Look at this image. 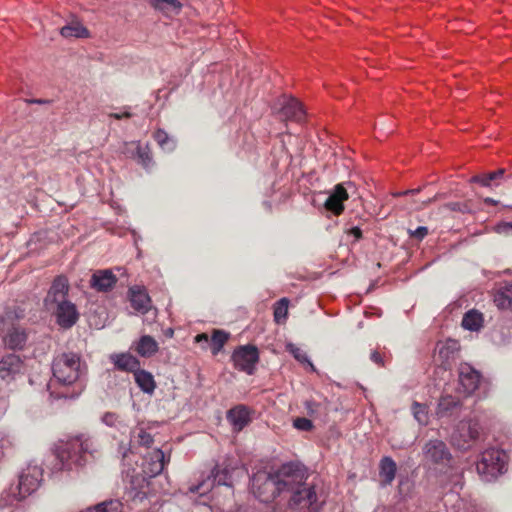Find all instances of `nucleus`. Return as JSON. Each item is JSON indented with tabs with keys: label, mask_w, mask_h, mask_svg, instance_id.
Instances as JSON below:
<instances>
[{
	"label": "nucleus",
	"mask_w": 512,
	"mask_h": 512,
	"mask_svg": "<svg viewBox=\"0 0 512 512\" xmlns=\"http://www.w3.org/2000/svg\"><path fill=\"white\" fill-rule=\"evenodd\" d=\"M195 341L197 343H205L207 344L209 342V337L207 334L205 333H202V334H198L196 337H195Z\"/></svg>",
	"instance_id": "obj_48"
},
{
	"label": "nucleus",
	"mask_w": 512,
	"mask_h": 512,
	"mask_svg": "<svg viewBox=\"0 0 512 512\" xmlns=\"http://www.w3.org/2000/svg\"><path fill=\"white\" fill-rule=\"evenodd\" d=\"M480 373L467 363L459 366V385L462 391L469 395L479 386Z\"/></svg>",
	"instance_id": "obj_14"
},
{
	"label": "nucleus",
	"mask_w": 512,
	"mask_h": 512,
	"mask_svg": "<svg viewBox=\"0 0 512 512\" xmlns=\"http://www.w3.org/2000/svg\"><path fill=\"white\" fill-rule=\"evenodd\" d=\"M27 338V333L24 328L13 325L3 336V343L8 349L21 350L24 348Z\"/></svg>",
	"instance_id": "obj_19"
},
{
	"label": "nucleus",
	"mask_w": 512,
	"mask_h": 512,
	"mask_svg": "<svg viewBox=\"0 0 512 512\" xmlns=\"http://www.w3.org/2000/svg\"><path fill=\"white\" fill-rule=\"evenodd\" d=\"M53 379L63 386L76 383L85 373L80 356L75 353H62L52 363Z\"/></svg>",
	"instance_id": "obj_5"
},
{
	"label": "nucleus",
	"mask_w": 512,
	"mask_h": 512,
	"mask_svg": "<svg viewBox=\"0 0 512 512\" xmlns=\"http://www.w3.org/2000/svg\"><path fill=\"white\" fill-rule=\"evenodd\" d=\"M349 234L354 236L356 240H359L362 237V231L359 227H352L349 230Z\"/></svg>",
	"instance_id": "obj_47"
},
{
	"label": "nucleus",
	"mask_w": 512,
	"mask_h": 512,
	"mask_svg": "<svg viewBox=\"0 0 512 512\" xmlns=\"http://www.w3.org/2000/svg\"><path fill=\"white\" fill-rule=\"evenodd\" d=\"M507 454L499 449L490 448L481 454L476 469L481 479L490 482L506 471Z\"/></svg>",
	"instance_id": "obj_6"
},
{
	"label": "nucleus",
	"mask_w": 512,
	"mask_h": 512,
	"mask_svg": "<svg viewBox=\"0 0 512 512\" xmlns=\"http://www.w3.org/2000/svg\"><path fill=\"white\" fill-rule=\"evenodd\" d=\"M370 358L376 364L383 365L382 357H381V355L377 351L372 352L371 355H370Z\"/></svg>",
	"instance_id": "obj_46"
},
{
	"label": "nucleus",
	"mask_w": 512,
	"mask_h": 512,
	"mask_svg": "<svg viewBox=\"0 0 512 512\" xmlns=\"http://www.w3.org/2000/svg\"><path fill=\"white\" fill-rule=\"evenodd\" d=\"M483 325V316L476 310L466 312L462 319V327L470 331H478Z\"/></svg>",
	"instance_id": "obj_30"
},
{
	"label": "nucleus",
	"mask_w": 512,
	"mask_h": 512,
	"mask_svg": "<svg viewBox=\"0 0 512 512\" xmlns=\"http://www.w3.org/2000/svg\"><path fill=\"white\" fill-rule=\"evenodd\" d=\"M117 283V277L111 269L96 270L90 279V287L97 292L111 291Z\"/></svg>",
	"instance_id": "obj_15"
},
{
	"label": "nucleus",
	"mask_w": 512,
	"mask_h": 512,
	"mask_svg": "<svg viewBox=\"0 0 512 512\" xmlns=\"http://www.w3.org/2000/svg\"><path fill=\"white\" fill-rule=\"evenodd\" d=\"M459 404L458 400L453 396L446 395L441 397L438 403L437 415L445 416L450 410L457 407Z\"/></svg>",
	"instance_id": "obj_35"
},
{
	"label": "nucleus",
	"mask_w": 512,
	"mask_h": 512,
	"mask_svg": "<svg viewBox=\"0 0 512 512\" xmlns=\"http://www.w3.org/2000/svg\"><path fill=\"white\" fill-rule=\"evenodd\" d=\"M272 512H281V510L275 509Z\"/></svg>",
	"instance_id": "obj_58"
},
{
	"label": "nucleus",
	"mask_w": 512,
	"mask_h": 512,
	"mask_svg": "<svg viewBox=\"0 0 512 512\" xmlns=\"http://www.w3.org/2000/svg\"><path fill=\"white\" fill-rule=\"evenodd\" d=\"M149 481L140 473L127 474L125 480V495L129 500L142 501L149 494Z\"/></svg>",
	"instance_id": "obj_11"
},
{
	"label": "nucleus",
	"mask_w": 512,
	"mask_h": 512,
	"mask_svg": "<svg viewBox=\"0 0 512 512\" xmlns=\"http://www.w3.org/2000/svg\"><path fill=\"white\" fill-rule=\"evenodd\" d=\"M488 174H489V179H491V181L493 182V181L503 178V176L505 174V169L500 168V169H498L494 172H490Z\"/></svg>",
	"instance_id": "obj_45"
},
{
	"label": "nucleus",
	"mask_w": 512,
	"mask_h": 512,
	"mask_svg": "<svg viewBox=\"0 0 512 512\" xmlns=\"http://www.w3.org/2000/svg\"><path fill=\"white\" fill-rule=\"evenodd\" d=\"M150 5L166 15L177 14L181 10V3L178 0H149Z\"/></svg>",
	"instance_id": "obj_29"
},
{
	"label": "nucleus",
	"mask_w": 512,
	"mask_h": 512,
	"mask_svg": "<svg viewBox=\"0 0 512 512\" xmlns=\"http://www.w3.org/2000/svg\"><path fill=\"white\" fill-rule=\"evenodd\" d=\"M43 469L36 463H29L22 469L18 483L12 484L3 492L5 504L12 505L14 502L21 501L35 492L42 481Z\"/></svg>",
	"instance_id": "obj_4"
},
{
	"label": "nucleus",
	"mask_w": 512,
	"mask_h": 512,
	"mask_svg": "<svg viewBox=\"0 0 512 512\" xmlns=\"http://www.w3.org/2000/svg\"><path fill=\"white\" fill-rule=\"evenodd\" d=\"M232 360L237 369L251 375L259 360L258 349L253 345L240 346L234 351Z\"/></svg>",
	"instance_id": "obj_10"
},
{
	"label": "nucleus",
	"mask_w": 512,
	"mask_h": 512,
	"mask_svg": "<svg viewBox=\"0 0 512 512\" xmlns=\"http://www.w3.org/2000/svg\"><path fill=\"white\" fill-rule=\"evenodd\" d=\"M135 350L142 357H151L158 351V343L151 336L144 335L135 343Z\"/></svg>",
	"instance_id": "obj_26"
},
{
	"label": "nucleus",
	"mask_w": 512,
	"mask_h": 512,
	"mask_svg": "<svg viewBox=\"0 0 512 512\" xmlns=\"http://www.w3.org/2000/svg\"><path fill=\"white\" fill-rule=\"evenodd\" d=\"M131 441L138 445L149 447L153 443V437L142 427H138L132 431Z\"/></svg>",
	"instance_id": "obj_34"
},
{
	"label": "nucleus",
	"mask_w": 512,
	"mask_h": 512,
	"mask_svg": "<svg viewBox=\"0 0 512 512\" xmlns=\"http://www.w3.org/2000/svg\"><path fill=\"white\" fill-rule=\"evenodd\" d=\"M484 202L487 204H492V205H496L498 203L497 200H494L493 198H489V197L485 198Z\"/></svg>",
	"instance_id": "obj_50"
},
{
	"label": "nucleus",
	"mask_w": 512,
	"mask_h": 512,
	"mask_svg": "<svg viewBox=\"0 0 512 512\" xmlns=\"http://www.w3.org/2000/svg\"><path fill=\"white\" fill-rule=\"evenodd\" d=\"M288 304L289 301L287 298H282L276 303L274 309V318L277 323H281L287 318Z\"/></svg>",
	"instance_id": "obj_39"
},
{
	"label": "nucleus",
	"mask_w": 512,
	"mask_h": 512,
	"mask_svg": "<svg viewBox=\"0 0 512 512\" xmlns=\"http://www.w3.org/2000/svg\"><path fill=\"white\" fill-rule=\"evenodd\" d=\"M494 303L499 309H512V284H506L496 291Z\"/></svg>",
	"instance_id": "obj_27"
},
{
	"label": "nucleus",
	"mask_w": 512,
	"mask_h": 512,
	"mask_svg": "<svg viewBox=\"0 0 512 512\" xmlns=\"http://www.w3.org/2000/svg\"><path fill=\"white\" fill-rule=\"evenodd\" d=\"M479 434L480 426L478 422L472 420L462 421L453 432L451 441L457 448L466 450L478 438Z\"/></svg>",
	"instance_id": "obj_9"
},
{
	"label": "nucleus",
	"mask_w": 512,
	"mask_h": 512,
	"mask_svg": "<svg viewBox=\"0 0 512 512\" xmlns=\"http://www.w3.org/2000/svg\"><path fill=\"white\" fill-rule=\"evenodd\" d=\"M470 182L480 184L483 187L492 186V181L489 179V174L475 175L470 179Z\"/></svg>",
	"instance_id": "obj_42"
},
{
	"label": "nucleus",
	"mask_w": 512,
	"mask_h": 512,
	"mask_svg": "<svg viewBox=\"0 0 512 512\" xmlns=\"http://www.w3.org/2000/svg\"><path fill=\"white\" fill-rule=\"evenodd\" d=\"M428 234V229L425 226H420L413 231H410V235L419 240L423 239Z\"/></svg>",
	"instance_id": "obj_44"
},
{
	"label": "nucleus",
	"mask_w": 512,
	"mask_h": 512,
	"mask_svg": "<svg viewBox=\"0 0 512 512\" xmlns=\"http://www.w3.org/2000/svg\"><path fill=\"white\" fill-rule=\"evenodd\" d=\"M23 369V361L18 355L9 354L0 361V377L3 380L13 379Z\"/></svg>",
	"instance_id": "obj_18"
},
{
	"label": "nucleus",
	"mask_w": 512,
	"mask_h": 512,
	"mask_svg": "<svg viewBox=\"0 0 512 512\" xmlns=\"http://www.w3.org/2000/svg\"><path fill=\"white\" fill-rule=\"evenodd\" d=\"M445 209H448L450 211H458L461 213H469L470 209L468 206L461 202H450L444 205Z\"/></svg>",
	"instance_id": "obj_41"
},
{
	"label": "nucleus",
	"mask_w": 512,
	"mask_h": 512,
	"mask_svg": "<svg viewBox=\"0 0 512 512\" xmlns=\"http://www.w3.org/2000/svg\"><path fill=\"white\" fill-rule=\"evenodd\" d=\"M316 503V501L311 505L309 506L308 508H312V510H315V507H313V505Z\"/></svg>",
	"instance_id": "obj_56"
},
{
	"label": "nucleus",
	"mask_w": 512,
	"mask_h": 512,
	"mask_svg": "<svg viewBox=\"0 0 512 512\" xmlns=\"http://www.w3.org/2000/svg\"><path fill=\"white\" fill-rule=\"evenodd\" d=\"M166 464L164 452L161 449H154L149 452L143 460V475L149 478L159 475Z\"/></svg>",
	"instance_id": "obj_13"
},
{
	"label": "nucleus",
	"mask_w": 512,
	"mask_h": 512,
	"mask_svg": "<svg viewBox=\"0 0 512 512\" xmlns=\"http://www.w3.org/2000/svg\"><path fill=\"white\" fill-rule=\"evenodd\" d=\"M402 195H405L404 194V191L403 192H398V193H395L394 196H402Z\"/></svg>",
	"instance_id": "obj_55"
},
{
	"label": "nucleus",
	"mask_w": 512,
	"mask_h": 512,
	"mask_svg": "<svg viewBox=\"0 0 512 512\" xmlns=\"http://www.w3.org/2000/svg\"><path fill=\"white\" fill-rule=\"evenodd\" d=\"M154 138H155L156 142L158 143V145L163 150H165V151L174 150L175 142L173 139H171L169 137V135L165 131H163L161 129L157 130L154 134Z\"/></svg>",
	"instance_id": "obj_37"
},
{
	"label": "nucleus",
	"mask_w": 512,
	"mask_h": 512,
	"mask_svg": "<svg viewBox=\"0 0 512 512\" xmlns=\"http://www.w3.org/2000/svg\"><path fill=\"white\" fill-rule=\"evenodd\" d=\"M97 442L87 434H79L59 441L56 447V457L60 463V469L72 470L83 467L88 456H94L98 452Z\"/></svg>",
	"instance_id": "obj_2"
},
{
	"label": "nucleus",
	"mask_w": 512,
	"mask_h": 512,
	"mask_svg": "<svg viewBox=\"0 0 512 512\" xmlns=\"http://www.w3.org/2000/svg\"><path fill=\"white\" fill-rule=\"evenodd\" d=\"M110 360L122 371L135 372L140 367L139 360L130 353L112 354Z\"/></svg>",
	"instance_id": "obj_23"
},
{
	"label": "nucleus",
	"mask_w": 512,
	"mask_h": 512,
	"mask_svg": "<svg viewBox=\"0 0 512 512\" xmlns=\"http://www.w3.org/2000/svg\"><path fill=\"white\" fill-rule=\"evenodd\" d=\"M31 102H32V103H37V104H42V103H44L45 101L40 100V99H37V100H32Z\"/></svg>",
	"instance_id": "obj_54"
},
{
	"label": "nucleus",
	"mask_w": 512,
	"mask_h": 512,
	"mask_svg": "<svg viewBox=\"0 0 512 512\" xmlns=\"http://www.w3.org/2000/svg\"><path fill=\"white\" fill-rule=\"evenodd\" d=\"M251 491L262 502H269L280 494L274 472L258 471L251 478Z\"/></svg>",
	"instance_id": "obj_7"
},
{
	"label": "nucleus",
	"mask_w": 512,
	"mask_h": 512,
	"mask_svg": "<svg viewBox=\"0 0 512 512\" xmlns=\"http://www.w3.org/2000/svg\"><path fill=\"white\" fill-rule=\"evenodd\" d=\"M348 199L347 189L344 184H337L331 194L325 201V208L335 215H339L344 210L343 202Z\"/></svg>",
	"instance_id": "obj_17"
},
{
	"label": "nucleus",
	"mask_w": 512,
	"mask_h": 512,
	"mask_svg": "<svg viewBox=\"0 0 512 512\" xmlns=\"http://www.w3.org/2000/svg\"><path fill=\"white\" fill-rule=\"evenodd\" d=\"M111 116H112V117H114L115 119H122L123 117L128 118V117H130L131 115H130V113L126 112V113H124V114L114 113V114H112Z\"/></svg>",
	"instance_id": "obj_49"
},
{
	"label": "nucleus",
	"mask_w": 512,
	"mask_h": 512,
	"mask_svg": "<svg viewBox=\"0 0 512 512\" xmlns=\"http://www.w3.org/2000/svg\"><path fill=\"white\" fill-rule=\"evenodd\" d=\"M53 385V382L51 381L49 384H48V388L50 389Z\"/></svg>",
	"instance_id": "obj_57"
},
{
	"label": "nucleus",
	"mask_w": 512,
	"mask_h": 512,
	"mask_svg": "<svg viewBox=\"0 0 512 512\" xmlns=\"http://www.w3.org/2000/svg\"><path fill=\"white\" fill-rule=\"evenodd\" d=\"M422 453L426 461L446 467V471L442 476V482L450 484L452 489L462 488V469L452 464V455L442 440L433 439L427 441L422 448Z\"/></svg>",
	"instance_id": "obj_3"
},
{
	"label": "nucleus",
	"mask_w": 512,
	"mask_h": 512,
	"mask_svg": "<svg viewBox=\"0 0 512 512\" xmlns=\"http://www.w3.org/2000/svg\"><path fill=\"white\" fill-rule=\"evenodd\" d=\"M57 324L65 329L71 328L79 319V312L76 305L69 300L55 303L52 309Z\"/></svg>",
	"instance_id": "obj_12"
},
{
	"label": "nucleus",
	"mask_w": 512,
	"mask_h": 512,
	"mask_svg": "<svg viewBox=\"0 0 512 512\" xmlns=\"http://www.w3.org/2000/svg\"><path fill=\"white\" fill-rule=\"evenodd\" d=\"M68 291H69L68 280L63 276L57 277L53 281V283L48 291V294L45 297L44 304H45L46 308L52 309L55 303L66 300Z\"/></svg>",
	"instance_id": "obj_16"
},
{
	"label": "nucleus",
	"mask_w": 512,
	"mask_h": 512,
	"mask_svg": "<svg viewBox=\"0 0 512 512\" xmlns=\"http://www.w3.org/2000/svg\"><path fill=\"white\" fill-rule=\"evenodd\" d=\"M435 200V198H429L427 199L426 201L423 202V204L426 206V205H429L430 203H432L433 201Z\"/></svg>",
	"instance_id": "obj_53"
},
{
	"label": "nucleus",
	"mask_w": 512,
	"mask_h": 512,
	"mask_svg": "<svg viewBox=\"0 0 512 512\" xmlns=\"http://www.w3.org/2000/svg\"><path fill=\"white\" fill-rule=\"evenodd\" d=\"M129 297L132 307L140 312L146 313L150 307V297L144 288L133 286L129 289Z\"/></svg>",
	"instance_id": "obj_22"
},
{
	"label": "nucleus",
	"mask_w": 512,
	"mask_h": 512,
	"mask_svg": "<svg viewBox=\"0 0 512 512\" xmlns=\"http://www.w3.org/2000/svg\"><path fill=\"white\" fill-rule=\"evenodd\" d=\"M79 394V392L77 394H73V395H66V394H58L56 395L55 397L56 398H61V397H64V398H73L75 396H77Z\"/></svg>",
	"instance_id": "obj_51"
},
{
	"label": "nucleus",
	"mask_w": 512,
	"mask_h": 512,
	"mask_svg": "<svg viewBox=\"0 0 512 512\" xmlns=\"http://www.w3.org/2000/svg\"><path fill=\"white\" fill-rule=\"evenodd\" d=\"M312 426V422L307 418H297L294 420V427L299 430L309 431Z\"/></svg>",
	"instance_id": "obj_43"
},
{
	"label": "nucleus",
	"mask_w": 512,
	"mask_h": 512,
	"mask_svg": "<svg viewBox=\"0 0 512 512\" xmlns=\"http://www.w3.org/2000/svg\"><path fill=\"white\" fill-rule=\"evenodd\" d=\"M227 419L234 430L240 431L250 423V411L247 407L238 405L227 412Z\"/></svg>",
	"instance_id": "obj_21"
},
{
	"label": "nucleus",
	"mask_w": 512,
	"mask_h": 512,
	"mask_svg": "<svg viewBox=\"0 0 512 512\" xmlns=\"http://www.w3.org/2000/svg\"><path fill=\"white\" fill-rule=\"evenodd\" d=\"M60 34L65 38H87L89 31L80 22L74 21L60 29Z\"/></svg>",
	"instance_id": "obj_28"
},
{
	"label": "nucleus",
	"mask_w": 512,
	"mask_h": 512,
	"mask_svg": "<svg viewBox=\"0 0 512 512\" xmlns=\"http://www.w3.org/2000/svg\"><path fill=\"white\" fill-rule=\"evenodd\" d=\"M397 471L396 462L391 457H383L379 464V476L383 486L390 485L395 479Z\"/></svg>",
	"instance_id": "obj_24"
},
{
	"label": "nucleus",
	"mask_w": 512,
	"mask_h": 512,
	"mask_svg": "<svg viewBox=\"0 0 512 512\" xmlns=\"http://www.w3.org/2000/svg\"><path fill=\"white\" fill-rule=\"evenodd\" d=\"M229 339V333L223 330H214L211 338V350L213 355H217Z\"/></svg>",
	"instance_id": "obj_33"
},
{
	"label": "nucleus",
	"mask_w": 512,
	"mask_h": 512,
	"mask_svg": "<svg viewBox=\"0 0 512 512\" xmlns=\"http://www.w3.org/2000/svg\"><path fill=\"white\" fill-rule=\"evenodd\" d=\"M420 191V188H417V189H411V190H406L404 191V194H416Z\"/></svg>",
	"instance_id": "obj_52"
},
{
	"label": "nucleus",
	"mask_w": 512,
	"mask_h": 512,
	"mask_svg": "<svg viewBox=\"0 0 512 512\" xmlns=\"http://www.w3.org/2000/svg\"><path fill=\"white\" fill-rule=\"evenodd\" d=\"M274 474L280 493H293L291 506L309 507L317 501L314 487H302L306 480V470L302 465L294 462L285 463Z\"/></svg>",
	"instance_id": "obj_1"
},
{
	"label": "nucleus",
	"mask_w": 512,
	"mask_h": 512,
	"mask_svg": "<svg viewBox=\"0 0 512 512\" xmlns=\"http://www.w3.org/2000/svg\"><path fill=\"white\" fill-rule=\"evenodd\" d=\"M412 413H413L415 420L420 425L428 424L429 416H428V408L426 405L420 404L418 402H414L412 404Z\"/></svg>",
	"instance_id": "obj_36"
},
{
	"label": "nucleus",
	"mask_w": 512,
	"mask_h": 512,
	"mask_svg": "<svg viewBox=\"0 0 512 512\" xmlns=\"http://www.w3.org/2000/svg\"><path fill=\"white\" fill-rule=\"evenodd\" d=\"M102 422L109 427H116L118 424H120V420L117 414L113 412H106L102 418Z\"/></svg>",
	"instance_id": "obj_40"
},
{
	"label": "nucleus",
	"mask_w": 512,
	"mask_h": 512,
	"mask_svg": "<svg viewBox=\"0 0 512 512\" xmlns=\"http://www.w3.org/2000/svg\"><path fill=\"white\" fill-rule=\"evenodd\" d=\"M280 114L283 119L300 122L304 119L305 111L302 103L295 98H284Z\"/></svg>",
	"instance_id": "obj_20"
},
{
	"label": "nucleus",
	"mask_w": 512,
	"mask_h": 512,
	"mask_svg": "<svg viewBox=\"0 0 512 512\" xmlns=\"http://www.w3.org/2000/svg\"><path fill=\"white\" fill-rule=\"evenodd\" d=\"M134 379H135V382L137 383L138 387L144 393H147L150 395L153 394V392L156 388V383H155L153 375L150 372H148L146 370H141L139 367L134 372Z\"/></svg>",
	"instance_id": "obj_25"
},
{
	"label": "nucleus",
	"mask_w": 512,
	"mask_h": 512,
	"mask_svg": "<svg viewBox=\"0 0 512 512\" xmlns=\"http://www.w3.org/2000/svg\"><path fill=\"white\" fill-rule=\"evenodd\" d=\"M286 350L290 352L298 362H300L301 364H306L311 372H317L315 366L310 361L307 353L303 351L301 348L297 347L293 343H287Z\"/></svg>",
	"instance_id": "obj_32"
},
{
	"label": "nucleus",
	"mask_w": 512,
	"mask_h": 512,
	"mask_svg": "<svg viewBox=\"0 0 512 512\" xmlns=\"http://www.w3.org/2000/svg\"><path fill=\"white\" fill-rule=\"evenodd\" d=\"M137 150L138 162L142 164L144 168H149L152 165V157L148 146H141L140 143H134Z\"/></svg>",
	"instance_id": "obj_38"
},
{
	"label": "nucleus",
	"mask_w": 512,
	"mask_h": 512,
	"mask_svg": "<svg viewBox=\"0 0 512 512\" xmlns=\"http://www.w3.org/2000/svg\"><path fill=\"white\" fill-rule=\"evenodd\" d=\"M459 350V343L456 340L448 339L445 342L437 344L439 357L444 361H448Z\"/></svg>",
	"instance_id": "obj_31"
},
{
	"label": "nucleus",
	"mask_w": 512,
	"mask_h": 512,
	"mask_svg": "<svg viewBox=\"0 0 512 512\" xmlns=\"http://www.w3.org/2000/svg\"><path fill=\"white\" fill-rule=\"evenodd\" d=\"M230 470L228 468H220L216 465L206 479L201 481L198 485L189 487L190 493H199L201 496L210 492L215 485L231 486L230 483Z\"/></svg>",
	"instance_id": "obj_8"
}]
</instances>
